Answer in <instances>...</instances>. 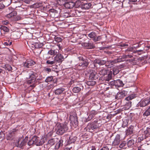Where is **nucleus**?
Wrapping results in <instances>:
<instances>
[{
	"instance_id": "1",
	"label": "nucleus",
	"mask_w": 150,
	"mask_h": 150,
	"mask_svg": "<svg viewBox=\"0 0 150 150\" xmlns=\"http://www.w3.org/2000/svg\"><path fill=\"white\" fill-rule=\"evenodd\" d=\"M55 131L58 134L62 135L68 129V127L66 123H57L55 127Z\"/></svg>"
},
{
	"instance_id": "2",
	"label": "nucleus",
	"mask_w": 150,
	"mask_h": 150,
	"mask_svg": "<svg viewBox=\"0 0 150 150\" xmlns=\"http://www.w3.org/2000/svg\"><path fill=\"white\" fill-rule=\"evenodd\" d=\"M44 143V141L43 139L40 138L37 136H34L28 141V144L29 146H32L33 144L40 146L43 144Z\"/></svg>"
},
{
	"instance_id": "3",
	"label": "nucleus",
	"mask_w": 150,
	"mask_h": 150,
	"mask_svg": "<svg viewBox=\"0 0 150 150\" xmlns=\"http://www.w3.org/2000/svg\"><path fill=\"white\" fill-rule=\"evenodd\" d=\"M102 125V124L99 122V121H95L93 122L88 124L86 127L87 129L89 130L90 132H92V130L99 128Z\"/></svg>"
},
{
	"instance_id": "4",
	"label": "nucleus",
	"mask_w": 150,
	"mask_h": 150,
	"mask_svg": "<svg viewBox=\"0 0 150 150\" xmlns=\"http://www.w3.org/2000/svg\"><path fill=\"white\" fill-rule=\"evenodd\" d=\"M150 104V98L142 99L137 104L138 107H144Z\"/></svg>"
},
{
	"instance_id": "5",
	"label": "nucleus",
	"mask_w": 150,
	"mask_h": 150,
	"mask_svg": "<svg viewBox=\"0 0 150 150\" xmlns=\"http://www.w3.org/2000/svg\"><path fill=\"white\" fill-rule=\"evenodd\" d=\"M98 112L97 110H92L89 111V112L87 114L88 116L86 118V121H88L91 120L98 114Z\"/></svg>"
},
{
	"instance_id": "6",
	"label": "nucleus",
	"mask_w": 150,
	"mask_h": 150,
	"mask_svg": "<svg viewBox=\"0 0 150 150\" xmlns=\"http://www.w3.org/2000/svg\"><path fill=\"white\" fill-rule=\"evenodd\" d=\"M77 3H79V5L80 4V3L79 1L76 2V4L74 2L71 1L65 3L64 6L67 8H71L75 6Z\"/></svg>"
},
{
	"instance_id": "7",
	"label": "nucleus",
	"mask_w": 150,
	"mask_h": 150,
	"mask_svg": "<svg viewBox=\"0 0 150 150\" xmlns=\"http://www.w3.org/2000/svg\"><path fill=\"white\" fill-rule=\"evenodd\" d=\"M54 60L56 63H61L64 60L63 56L60 54H58L54 58Z\"/></svg>"
},
{
	"instance_id": "8",
	"label": "nucleus",
	"mask_w": 150,
	"mask_h": 150,
	"mask_svg": "<svg viewBox=\"0 0 150 150\" xmlns=\"http://www.w3.org/2000/svg\"><path fill=\"white\" fill-rule=\"evenodd\" d=\"M127 92L125 91H122L117 93L115 96L116 99H120L124 98L127 94Z\"/></svg>"
},
{
	"instance_id": "9",
	"label": "nucleus",
	"mask_w": 150,
	"mask_h": 150,
	"mask_svg": "<svg viewBox=\"0 0 150 150\" xmlns=\"http://www.w3.org/2000/svg\"><path fill=\"white\" fill-rule=\"evenodd\" d=\"M120 141V136L119 134H117L112 142V144L113 146H115L118 145Z\"/></svg>"
},
{
	"instance_id": "10",
	"label": "nucleus",
	"mask_w": 150,
	"mask_h": 150,
	"mask_svg": "<svg viewBox=\"0 0 150 150\" xmlns=\"http://www.w3.org/2000/svg\"><path fill=\"white\" fill-rule=\"evenodd\" d=\"M29 79H30L28 81V83H33L35 82V74L33 73L31 74L30 75V77Z\"/></svg>"
},
{
	"instance_id": "11",
	"label": "nucleus",
	"mask_w": 150,
	"mask_h": 150,
	"mask_svg": "<svg viewBox=\"0 0 150 150\" xmlns=\"http://www.w3.org/2000/svg\"><path fill=\"white\" fill-rule=\"evenodd\" d=\"M82 45L88 49H93L95 47L93 44L91 42L83 43Z\"/></svg>"
},
{
	"instance_id": "12",
	"label": "nucleus",
	"mask_w": 150,
	"mask_h": 150,
	"mask_svg": "<svg viewBox=\"0 0 150 150\" xmlns=\"http://www.w3.org/2000/svg\"><path fill=\"white\" fill-rule=\"evenodd\" d=\"M106 62V61L100 59H96L93 62L94 64H98L100 65H104Z\"/></svg>"
},
{
	"instance_id": "13",
	"label": "nucleus",
	"mask_w": 150,
	"mask_h": 150,
	"mask_svg": "<svg viewBox=\"0 0 150 150\" xmlns=\"http://www.w3.org/2000/svg\"><path fill=\"white\" fill-rule=\"evenodd\" d=\"M65 89L63 88H60L56 89L54 91V93L56 95H59L62 94L63 92L64 91Z\"/></svg>"
},
{
	"instance_id": "14",
	"label": "nucleus",
	"mask_w": 150,
	"mask_h": 150,
	"mask_svg": "<svg viewBox=\"0 0 150 150\" xmlns=\"http://www.w3.org/2000/svg\"><path fill=\"white\" fill-rule=\"evenodd\" d=\"M134 126L131 125L126 131V134L127 135L132 134L133 133Z\"/></svg>"
},
{
	"instance_id": "15",
	"label": "nucleus",
	"mask_w": 150,
	"mask_h": 150,
	"mask_svg": "<svg viewBox=\"0 0 150 150\" xmlns=\"http://www.w3.org/2000/svg\"><path fill=\"white\" fill-rule=\"evenodd\" d=\"M121 61V60L118 59H115L113 61H109L107 62V64H111V65H108V67H111L112 66L113 64L116 63L117 62H120Z\"/></svg>"
},
{
	"instance_id": "16",
	"label": "nucleus",
	"mask_w": 150,
	"mask_h": 150,
	"mask_svg": "<svg viewBox=\"0 0 150 150\" xmlns=\"http://www.w3.org/2000/svg\"><path fill=\"white\" fill-rule=\"evenodd\" d=\"M122 81L120 79H117L115 81V87H123L124 85Z\"/></svg>"
},
{
	"instance_id": "17",
	"label": "nucleus",
	"mask_w": 150,
	"mask_h": 150,
	"mask_svg": "<svg viewBox=\"0 0 150 150\" xmlns=\"http://www.w3.org/2000/svg\"><path fill=\"white\" fill-rule=\"evenodd\" d=\"M91 6L90 3H84L82 4L81 6L82 8L84 9H88L90 8Z\"/></svg>"
},
{
	"instance_id": "18",
	"label": "nucleus",
	"mask_w": 150,
	"mask_h": 150,
	"mask_svg": "<svg viewBox=\"0 0 150 150\" xmlns=\"http://www.w3.org/2000/svg\"><path fill=\"white\" fill-rule=\"evenodd\" d=\"M70 119L71 121V122L73 124L74 123L75 125V127L77 126L78 124V122L77 120V119L74 117L71 116L70 117Z\"/></svg>"
},
{
	"instance_id": "19",
	"label": "nucleus",
	"mask_w": 150,
	"mask_h": 150,
	"mask_svg": "<svg viewBox=\"0 0 150 150\" xmlns=\"http://www.w3.org/2000/svg\"><path fill=\"white\" fill-rule=\"evenodd\" d=\"M28 139V137H25V138L23 140V141L21 142L20 144L19 145V147L22 148L23 147L25 146L26 143Z\"/></svg>"
},
{
	"instance_id": "20",
	"label": "nucleus",
	"mask_w": 150,
	"mask_h": 150,
	"mask_svg": "<svg viewBox=\"0 0 150 150\" xmlns=\"http://www.w3.org/2000/svg\"><path fill=\"white\" fill-rule=\"evenodd\" d=\"M63 140H60L59 141L56 143L55 146V149H58L60 147L62 146L63 145Z\"/></svg>"
},
{
	"instance_id": "21",
	"label": "nucleus",
	"mask_w": 150,
	"mask_h": 150,
	"mask_svg": "<svg viewBox=\"0 0 150 150\" xmlns=\"http://www.w3.org/2000/svg\"><path fill=\"white\" fill-rule=\"evenodd\" d=\"M96 35L95 32H92L88 34V36L94 41V39H95Z\"/></svg>"
},
{
	"instance_id": "22",
	"label": "nucleus",
	"mask_w": 150,
	"mask_h": 150,
	"mask_svg": "<svg viewBox=\"0 0 150 150\" xmlns=\"http://www.w3.org/2000/svg\"><path fill=\"white\" fill-rule=\"evenodd\" d=\"M144 135H143L146 138L150 135V128H147L143 132Z\"/></svg>"
},
{
	"instance_id": "23",
	"label": "nucleus",
	"mask_w": 150,
	"mask_h": 150,
	"mask_svg": "<svg viewBox=\"0 0 150 150\" xmlns=\"http://www.w3.org/2000/svg\"><path fill=\"white\" fill-rule=\"evenodd\" d=\"M16 12L15 11H13L7 14L6 15V16L8 18H10L16 16Z\"/></svg>"
},
{
	"instance_id": "24",
	"label": "nucleus",
	"mask_w": 150,
	"mask_h": 150,
	"mask_svg": "<svg viewBox=\"0 0 150 150\" xmlns=\"http://www.w3.org/2000/svg\"><path fill=\"white\" fill-rule=\"evenodd\" d=\"M88 63L86 60L81 62L79 64V66L82 67L87 66L88 65Z\"/></svg>"
},
{
	"instance_id": "25",
	"label": "nucleus",
	"mask_w": 150,
	"mask_h": 150,
	"mask_svg": "<svg viewBox=\"0 0 150 150\" xmlns=\"http://www.w3.org/2000/svg\"><path fill=\"white\" fill-rule=\"evenodd\" d=\"M96 73L95 71H93L91 72L89 76V79H95L96 78Z\"/></svg>"
},
{
	"instance_id": "26",
	"label": "nucleus",
	"mask_w": 150,
	"mask_h": 150,
	"mask_svg": "<svg viewBox=\"0 0 150 150\" xmlns=\"http://www.w3.org/2000/svg\"><path fill=\"white\" fill-rule=\"evenodd\" d=\"M140 47L139 45L136 47L133 46L132 47H129L127 48V49L125 51L126 52L129 51V52H133L134 49H136L137 48L139 47Z\"/></svg>"
},
{
	"instance_id": "27",
	"label": "nucleus",
	"mask_w": 150,
	"mask_h": 150,
	"mask_svg": "<svg viewBox=\"0 0 150 150\" xmlns=\"http://www.w3.org/2000/svg\"><path fill=\"white\" fill-rule=\"evenodd\" d=\"M81 90V88L79 87H75L72 89V91L74 93H78Z\"/></svg>"
},
{
	"instance_id": "28",
	"label": "nucleus",
	"mask_w": 150,
	"mask_h": 150,
	"mask_svg": "<svg viewBox=\"0 0 150 150\" xmlns=\"http://www.w3.org/2000/svg\"><path fill=\"white\" fill-rule=\"evenodd\" d=\"M76 138L75 137H70L68 142L69 143H71L74 142L76 141Z\"/></svg>"
},
{
	"instance_id": "29",
	"label": "nucleus",
	"mask_w": 150,
	"mask_h": 150,
	"mask_svg": "<svg viewBox=\"0 0 150 150\" xmlns=\"http://www.w3.org/2000/svg\"><path fill=\"white\" fill-rule=\"evenodd\" d=\"M150 115V107H149L143 113L144 116H148Z\"/></svg>"
},
{
	"instance_id": "30",
	"label": "nucleus",
	"mask_w": 150,
	"mask_h": 150,
	"mask_svg": "<svg viewBox=\"0 0 150 150\" xmlns=\"http://www.w3.org/2000/svg\"><path fill=\"white\" fill-rule=\"evenodd\" d=\"M135 97V95L134 94H132L125 98V100L127 101L131 100L134 98Z\"/></svg>"
},
{
	"instance_id": "31",
	"label": "nucleus",
	"mask_w": 150,
	"mask_h": 150,
	"mask_svg": "<svg viewBox=\"0 0 150 150\" xmlns=\"http://www.w3.org/2000/svg\"><path fill=\"white\" fill-rule=\"evenodd\" d=\"M134 143V141L133 139L130 140L127 142V145L128 147H130L133 145Z\"/></svg>"
},
{
	"instance_id": "32",
	"label": "nucleus",
	"mask_w": 150,
	"mask_h": 150,
	"mask_svg": "<svg viewBox=\"0 0 150 150\" xmlns=\"http://www.w3.org/2000/svg\"><path fill=\"white\" fill-rule=\"evenodd\" d=\"M4 68L8 71H11L12 70V67L9 65L6 64L4 65Z\"/></svg>"
},
{
	"instance_id": "33",
	"label": "nucleus",
	"mask_w": 150,
	"mask_h": 150,
	"mask_svg": "<svg viewBox=\"0 0 150 150\" xmlns=\"http://www.w3.org/2000/svg\"><path fill=\"white\" fill-rule=\"evenodd\" d=\"M55 143V140L54 139H50L48 140L47 143L48 145H49L50 146H51L53 145Z\"/></svg>"
},
{
	"instance_id": "34",
	"label": "nucleus",
	"mask_w": 150,
	"mask_h": 150,
	"mask_svg": "<svg viewBox=\"0 0 150 150\" xmlns=\"http://www.w3.org/2000/svg\"><path fill=\"white\" fill-rule=\"evenodd\" d=\"M112 78V74H109L106 77L105 80L106 81H109Z\"/></svg>"
},
{
	"instance_id": "35",
	"label": "nucleus",
	"mask_w": 150,
	"mask_h": 150,
	"mask_svg": "<svg viewBox=\"0 0 150 150\" xmlns=\"http://www.w3.org/2000/svg\"><path fill=\"white\" fill-rule=\"evenodd\" d=\"M0 29L1 30H3L4 32H8L9 31L8 28L5 26H1L0 27Z\"/></svg>"
},
{
	"instance_id": "36",
	"label": "nucleus",
	"mask_w": 150,
	"mask_h": 150,
	"mask_svg": "<svg viewBox=\"0 0 150 150\" xmlns=\"http://www.w3.org/2000/svg\"><path fill=\"white\" fill-rule=\"evenodd\" d=\"M57 52L55 51V50H51L48 52V54L51 55H54L56 54Z\"/></svg>"
},
{
	"instance_id": "37",
	"label": "nucleus",
	"mask_w": 150,
	"mask_h": 150,
	"mask_svg": "<svg viewBox=\"0 0 150 150\" xmlns=\"http://www.w3.org/2000/svg\"><path fill=\"white\" fill-rule=\"evenodd\" d=\"M99 74L102 75H104L106 73V71L104 69H100L99 70Z\"/></svg>"
},
{
	"instance_id": "38",
	"label": "nucleus",
	"mask_w": 150,
	"mask_h": 150,
	"mask_svg": "<svg viewBox=\"0 0 150 150\" xmlns=\"http://www.w3.org/2000/svg\"><path fill=\"white\" fill-rule=\"evenodd\" d=\"M53 79V77L52 76H49L47 77L45 80V81L46 82H48L51 81Z\"/></svg>"
},
{
	"instance_id": "39",
	"label": "nucleus",
	"mask_w": 150,
	"mask_h": 150,
	"mask_svg": "<svg viewBox=\"0 0 150 150\" xmlns=\"http://www.w3.org/2000/svg\"><path fill=\"white\" fill-rule=\"evenodd\" d=\"M54 39L55 41L58 42H60L62 41V39L61 38L57 36H55L54 37Z\"/></svg>"
},
{
	"instance_id": "40",
	"label": "nucleus",
	"mask_w": 150,
	"mask_h": 150,
	"mask_svg": "<svg viewBox=\"0 0 150 150\" xmlns=\"http://www.w3.org/2000/svg\"><path fill=\"white\" fill-rule=\"evenodd\" d=\"M46 63L48 64L51 65L56 64L54 59L52 61H51L50 60H47L46 61Z\"/></svg>"
},
{
	"instance_id": "41",
	"label": "nucleus",
	"mask_w": 150,
	"mask_h": 150,
	"mask_svg": "<svg viewBox=\"0 0 150 150\" xmlns=\"http://www.w3.org/2000/svg\"><path fill=\"white\" fill-rule=\"evenodd\" d=\"M35 6L37 8H38L42 6V4L41 3H37L34 4Z\"/></svg>"
},
{
	"instance_id": "42",
	"label": "nucleus",
	"mask_w": 150,
	"mask_h": 150,
	"mask_svg": "<svg viewBox=\"0 0 150 150\" xmlns=\"http://www.w3.org/2000/svg\"><path fill=\"white\" fill-rule=\"evenodd\" d=\"M28 61L29 63V65H30V66L33 65L35 64V62L32 60L29 59L28 60Z\"/></svg>"
},
{
	"instance_id": "43",
	"label": "nucleus",
	"mask_w": 150,
	"mask_h": 150,
	"mask_svg": "<svg viewBox=\"0 0 150 150\" xmlns=\"http://www.w3.org/2000/svg\"><path fill=\"white\" fill-rule=\"evenodd\" d=\"M132 105V102L131 101H128L126 104V106H127V108H129L131 107Z\"/></svg>"
},
{
	"instance_id": "44",
	"label": "nucleus",
	"mask_w": 150,
	"mask_h": 150,
	"mask_svg": "<svg viewBox=\"0 0 150 150\" xmlns=\"http://www.w3.org/2000/svg\"><path fill=\"white\" fill-rule=\"evenodd\" d=\"M126 143L125 142H122L119 145V147L122 148L124 147L126 145Z\"/></svg>"
},
{
	"instance_id": "45",
	"label": "nucleus",
	"mask_w": 150,
	"mask_h": 150,
	"mask_svg": "<svg viewBox=\"0 0 150 150\" xmlns=\"http://www.w3.org/2000/svg\"><path fill=\"white\" fill-rule=\"evenodd\" d=\"M101 39V37L100 36H97V35H96V37L95 39H94V41L96 42L100 40Z\"/></svg>"
},
{
	"instance_id": "46",
	"label": "nucleus",
	"mask_w": 150,
	"mask_h": 150,
	"mask_svg": "<svg viewBox=\"0 0 150 150\" xmlns=\"http://www.w3.org/2000/svg\"><path fill=\"white\" fill-rule=\"evenodd\" d=\"M133 57L132 55H124L122 56V57L124 58H131Z\"/></svg>"
},
{
	"instance_id": "47",
	"label": "nucleus",
	"mask_w": 150,
	"mask_h": 150,
	"mask_svg": "<svg viewBox=\"0 0 150 150\" xmlns=\"http://www.w3.org/2000/svg\"><path fill=\"white\" fill-rule=\"evenodd\" d=\"M115 81L116 80H113L110 82L109 84L112 86H115Z\"/></svg>"
},
{
	"instance_id": "48",
	"label": "nucleus",
	"mask_w": 150,
	"mask_h": 150,
	"mask_svg": "<svg viewBox=\"0 0 150 150\" xmlns=\"http://www.w3.org/2000/svg\"><path fill=\"white\" fill-rule=\"evenodd\" d=\"M87 150H96L95 146H88Z\"/></svg>"
},
{
	"instance_id": "49",
	"label": "nucleus",
	"mask_w": 150,
	"mask_h": 150,
	"mask_svg": "<svg viewBox=\"0 0 150 150\" xmlns=\"http://www.w3.org/2000/svg\"><path fill=\"white\" fill-rule=\"evenodd\" d=\"M146 137L143 135L141 137H139L138 138V142H140L142 141Z\"/></svg>"
},
{
	"instance_id": "50",
	"label": "nucleus",
	"mask_w": 150,
	"mask_h": 150,
	"mask_svg": "<svg viewBox=\"0 0 150 150\" xmlns=\"http://www.w3.org/2000/svg\"><path fill=\"white\" fill-rule=\"evenodd\" d=\"M24 66L25 67H29L30 66V65H29V63L28 60H26L25 62L24 63Z\"/></svg>"
},
{
	"instance_id": "51",
	"label": "nucleus",
	"mask_w": 150,
	"mask_h": 150,
	"mask_svg": "<svg viewBox=\"0 0 150 150\" xmlns=\"http://www.w3.org/2000/svg\"><path fill=\"white\" fill-rule=\"evenodd\" d=\"M143 51V50H137L136 51H133V53H137L138 54H140L141 53H139V52H142Z\"/></svg>"
},
{
	"instance_id": "52",
	"label": "nucleus",
	"mask_w": 150,
	"mask_h": 150,
	"mask_svg": "<svg viewBox=\"0 0 150 150\" xmlns=\"http://www.w3.org/2000/svg\"><path fill=\"white\" fill-rule=\"evenodd\" d=\"M88 85H93L95 84V81H91L88 82Z\"/></svg>"
},
{
	"instance_id": "53",
	"label": "nucleus",
	"mask_w": 150,
	"mask_h": 150,
	"mask_svg": "<svg viewBox=\"0 0 150 150\" xmlns=\"http://www.w3.org/2000/svg\"><path fill=\"white\" fill-rule=\"evenodd\" d=\"M99 150H109V149L107 146H104Z\"/></svg>"
},
{
	"instance_id": "54",
	"label": "nucleus",
	"mask_w": 150,
	"mask_h": 150,
	"mask_svg": "<svg viewBox=\"0 0 150 150\" xmlns=\"http://www.w3.org/2000/svg\"><path fill=\"white\" fill-rule=\"evenodd\" d=\"M5 7V6L2 3H0V9H3Z\"/></svg>"
},
{
	"instance_id": "55",
	"label": "nucleus",
	"mask_w": 150,
	"mask_h": 150,
	"mask_svg": "<svg viewBox=\"0 0 150 150\" xmlns=\"http://www.w3.org/2000/svg\"><path fill=\"white\" fill-rule=\"evenodd\" d=\"M45 71H46L49 72L51 71V69L47 67L45 68Z\"/></svg>"
},
{
	"instance_id": "56",
	"label": "nucleus",
	"mask_w": 150,
	"mask_h": 150,
	"mask_svg": "<svg viewBox=\"0 0 150 150\" xmlns=\"http://www.w3.org/2000/svg\"><path fill=\"white\" fill-rule=\"evenodd\" d=\"M128 123L126 121V122H125V123L124 122H123V124L122 125V126L123 127H125L127 124Z\"/></svg>"
},
{
	"instance_id": "57",
	"label": "nucleus",
	"mask_w": 150,
	"mask_h": 150,
	"mask_svg": "<svg viewBox=\"0 0 150 150\" xmlns=\"http://www.w3.org/2000/svg\"><path fill=\"white\" fill-rule=\"evenodd\" d=\"M21 19V17L20 16H17L16 19V20L17 21H18Z\"/></svg>"
},
{
	"instance_id": "58",
	"label": "nucleus",
	"mask_w": 150,
	"mask_h": 150,
	"mask_svg": "<svg viewBox=\"0 0 150 150\" xmlns=\"http://www.w3.org/2000/svg\"><path fill=\"white\" fill-rule=\"evenodd\" d=\"M31 0H25L24 2L25 3L29 4H30Z\"/></svg>"
},
{
	"instance_id": "59",
	"label": "nucleus",
	"mask_w": 150,
	"mask_h": 150,
	"mask_svg": "<svg viewBox=\"0 0 150 150\" xmlns=\"http://www.w3.org/2000/svg\"><path fill=\"white\" fill-rule=\"evenodd\" d=\"M50 11L51 12L54 13L56 12V10L54 9H51L50 10Z\"/></svg>"
},
{
	"instance_id": "60",
	"label": "nucleus",
	"mask_w": 150,
	"mask_h": 150,
	"mask_svg": "<svg viewBox=\"0 0 150 150\" xmlns=\"http://www.w3.org/2000/svg\"><path fill=\"white\" fill-rule=\"evenodd\" d=\"M79 60L81 61V62H83V61H85V60H83V58L82 57H79Z\"/></svg>"
},
{
	"instance_id": "61",
	"label": "nucleus",
	"mask_w": 150,
	"mask_h": 150,
	"mask_svg": "<svg viewBox=\"0 0 150 150\" xmlns=\"http://www.w3.org/2000/svg\"><path fill=\"white\" fill-rule=\"evenodd\" d=\"M2 22L4 24H5V25L8 24V22L7 21H3Z\"/></svg>"
},
{
	"instance_id": "62",
	"label": "nucleus",
	"mask_w": 150,
	"mask_h": 150,
	"mask_svg": "<svg viewBox=\"0 0 150 150\" xmlns=\"http://www.w3.org/2000/svg\"><path fill=\"white\" fill-rule=\"evenodd\" d=\"M4 45H6V46L9 45V42H4Z\"/></svg>"
},
{
	"instance_id": "63",
	"label": "nucleus",
	"mask_w": 150,
	"mask_h": 150,
	"mask_svg": "<svg viewBox=\"0 0 150 150\" xmlns=\"http://www.w3.org/2000/svg\"><path fill=\"white\" fill-rule=\"evenodd\" d=\"M72 149V148L71 147V148H68L67 147L65 149H64V150H71V149Z\"/></svg>"
},
{
	"instance_id": "64",
	"label": "nucleus",
	"mask_w": 150,
	"mask_h": 150,
	"mask_svg": "<svg viewBox=\"0 0 150 150\" xmlns=\"http://www.w3.org/2000/svg\"><path fill=\"white\" fill-rule=\"evenodd\" d=\"M119 72V71L118 70H117L116 72L114 71L113 74H117Z\"/></svg>"
}]
</instances>
